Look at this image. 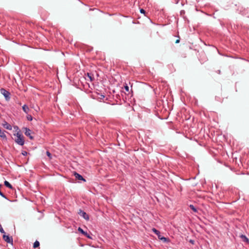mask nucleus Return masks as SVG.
Listing matches in <instances>:
<instances>
[{
  "label": "nucleus",
  "instance_id": "1",
  "mask_svg": "<svg viewBox=\"0 0 249 249\" xmlns=\"http://www.w3.org/2000/svg\"><path fill=\"white\" fill-rule=\"evenodd\" d=\"M16 135L17 138L15 140L16 142L20 145H23L24 144L23 137L19 132H17Z\"/></svg>",
  "mask_w": 249,
  "mask_h": 249
},
{
  "label": "nucleus",
  "instance_id": "2",
  "mask_svg": "<svg viewBox=\"0 0 249 249\" xmlns=\"http://www.w3.org/2000/svg\"><path fill=\"white\" fill-rule=\"evenodd\" d=\"M0 93L2 94L6 101H9L10 99V93L4 89H1L0 90Z\"/></svg>",
  "mask_w": 249,
  "mask_h": 249
},
{
  "label": "nucleus",
  "instance_id": "3",
  "mask_svg": "<svg viewBox=\"0 0 249 249\" xmlns=\"http://www.w3.org/2000/svg\"><path fill=\"white\" fill-rule=\"evenodd\" d=\"M3 239L4 240L8 243H10L13 244V238L11 236H9V235H6L5 234L3 235Z\"/></svg>",
  "mask_w": 249,
  "mask_h": 249
},
{
  "label": "nucleus",
  "instance_id": "4",
  "mask_svg": "<svg viewBox=\"0 0 249 249\" xmlns=\"http://www.w3.org/2000/svg\"><path fill=\"white\" fill-rule=\"evenodd\" d=\"M78 214L80 216L83 217L85 219L87 220L89 219V215L84 211H82L81 210H79V211L78 212Z\"/></svg>",
  "mask_w": 249,
  "mask_h": 249
},
{
  "label": "nucleus",
  "instance_id": "5",
  "mask_svg": "<svg viewBox=\"0 0 249 249\" xmlns=\"http://www.w3.org/2000/svg\"><path fill=\"white\" fill-rule=\"evenodd\" d=\"M24 129L25 130V131L24 132L25 135L29 137L30 139H33V137L31 136L32 131L27 127L25 128Z\"/></svg>",
  "mask_w": 249,
  "mask_h": 249
},
{
  "label": "nucleus",
  "instance_id": "6",
  "mask_svg": "<svg viewBox=\"0 0 249 249\" xmlns=\"http://www.w3.org/2000/svg\"><path fill=\"white\" fill-rule=\"evenodd\" d=\"M78 231L81 233L85 235L87 238L89 239H92L91 237L87 232L84 231L81 228L79 227L78 229Z\"/></svg>",
  "mask_w": 249,
  "mask_h": 249
},
{
  "label": "nucleus",
  "instance_id": "7",
  "mask_svg": "<svg viewBox=\"0 0 249 249\" xmlns=\"http://www.w3.org/2000/svg\"><path fill=\"white\" fill-rule=\"evenodd\" d=\"M74 176L75 178L79 180H83L84 181H86L85 179L83 178V177L78 173L76 172H74Z\"/></svg>",
  "mask_w": 249,
  "mask_h": 249
},
{
  "label": "nucleus",
  "instance_id": "8",
  "mask_svg": "<svg viewBox=\"0 0 249 249\" xmlns=\"http://www.w3.org/2000/svg\"><path fill=\"white\" fill-rule=\"evenodd\" d=\"M94 78L93 75L92 73H87V77H86V79L87 80H89L90 82L94 80Z\"/></svg>",
  "mask_w": 249,
  "mask_h": 249
},
{
  "label": "nucleus",
  "instance_id": "9",
  "mask_svg": "<svg viewBox=\"0 0 249 249\" xmlns=\"http://www.w3.org/2000/svg\"><path fill=\"white\" fill-rule=\"evenodd\" d=\"M3 126L4 128L8 130H11L12 129V126L6 122L3 124Z\"/></svg>",
  "mask_w": 249,
  "mask_h": 249
},
{
  "label": "nucleus",
  "instance_id": "10",
  "mask_svg": "<svg viewBox=\"0 0 249 249\" xmlns=\"http://www.w3.org/2000/svg\"><path fill=\"white\" fill-rule=\"evenodd\" d=\"M152 231L158 236V238L161 236L160 231L156 229L155 228H153L152 229Z\"/></svg>",
  "mask_w": 249,
  "mask_h": 249
},
{
  "label": "nucleus",
  "instance_id": "11",
  "mask_svg": "<svg viewBox=\"0 0 249 249\" xmlns=\"http://www.w3.org/2000/svg\"><path fill=\"white\" fill-rule=\"evenodd\" d=\"M22 109L23 111L26 114H27L30 110L29 107L26 105H24L22 106Z\"/></svg>",
  "mask_w": 249,
  "mask_h": 249
},
{
  "label": "nucleus",
  "instance_id": "12",
  "mask_svg": "<svg viewBox=\"0 0 249 249\" xmlns=\"http://www.w3.org/2000/svg\"><path fill=\"white\" fill-rule=\"evenodd\" d=\"M159 239L161 241H162L164 243H168V242H169V238L164 237L162 236L161 237H160Z\"/></svg>",
  "mask_w": 249,
  "mask_h": 249
},
{
  "label": "nucleus",
  "instance_id": "13",
  "mask_svg": "<svg viewBox=\"0 0 249 249\" xmlns=\"http://www.w3.org/2000/svg\"><path fill=\"white\" fill-rule=\"evenodd\" d=\"M4 184L8 188H10V189L13 188L12 186L11 185V184L8 181L5 180L4 182Z\"/></svg>",
  "mask_w": 249,
  "mask_h": 249
},
{
  "label": "nucleus",
  "instance_id": "14",
  "mask_svg": "<svg viewBox=\"0 0 249 249\" xmlns=\"http://www.w3.org/2000/svg\"><path fill=\"white\" fill-rule=\"evenodd\" d=\"M39 246V242L38 241H36L34 243L33 247L34 248H37Z\"/></svg>",
  "mask_w": 249,
  "mask_h": 249
},
{
  "label": "nucleus",
  "instance_id": "15",
  "mask_svg": "<svg viewBox=\"0 0 249 249\" xmlns=\"http://www.w3.org/2000/svg\"><path fill=\"white\" fill-rule=\"evenodd\" d=\"M190 208L191 210H192L194 212H197V209L195 208V207L193 205H190Z\"/></svg>",
  "mask_w": 249,
  "mask_h": 249
},
{
  "label": "nucleus",
  "instance_id": "16",
  "mask_svg": "<svg viewBox=\"0 0 249 249\" xmlns=\"http://www.w3.org/2000/svg\"><path fill=\"white\" fill-rule=\"evenodd\" d=\"M27 119L28 121H31L33 120V117L31 115H28L27 116Z\"/></svg>",
  "mask_w": 249,
  "mask_h": 249
},
{
  "label": "nucleus",
  "instance_id": "17",
  "mask_svg": "<svg viewBox=\"0 0 249 249\" xmlns=\"http://www.w3.org/2000/svg\"><path fill=\"white\" fill-rule=\"evenodd\" d=\"M46 154H47V156L50 158V159H51L52 155H51V153L50 152L47 151L46 152Z\"/></svg>",
  "mask_w": 249,
  "mask_h": 249
},
{
  "label": "nucleus",
  "instance_id": "18",
  "mask_svg": "<svg viewBox=\"0 0 249 249\" xmlns=\"http://www.w3.org/2000/svg\"><path fill=\"white\" fill-rule=\"evenodd\" d=\"M0 232L2 233H5V231L0 225Z\"/></svg>",
  "mask_w": 249,
  "mask_h": 249
},
{
  "label": "nucleus",
  "instance_id": "19",
  "mask_svg": "<svg viewBox=\"0 0 249 249\" xmlns=\"http://www.w3.org/2000/svg\"><path fill=\"white\" fill-rule=\"evenodd\" d=\"M124 89L126 91H129V87L127 85H125L124 86Z\"/></svg>",
  "mask_w": 249,
  "mask_h": 249
},
{
  "label": "nucleus",
  "instance_id": "20",
  "mask_svg": "<svg viewBox=\"0 0 249 249\" xmlns=\"http://www.w3.org/2000/svg\"><path fill=\"white\" fill-rule=\"evenodd\" d=\"M28 153L25 151H23L22 152V154L23 155V156H26L27 155Z\"/></svg>",
  "mask_w": 249,
  "mask_h": 249
},
{
  "label": "nucleus",
  "instance_id": "21",
  "mask_svg": "<svg viewBox=\"0 0 249 249\" xmlns=\"http://www.w3.org/2000/svg\"><path fill=\"white\" fill-rule=\"evenodd\" d=\"M140 12H141V13H144L145 11H144V10H143V9H141L140 10Z\"/></svg>",
  "mask_w": 249,
  "mask_h": 249
},
{
  "label": "nucleus",
  "instance_id": "22",
  "mask_svg": "<svg viewBox=\"0 0 249 249\" xmlns=\"http://www.w3.org/2000/svg\"><path fill=\"white\" fill-rule=\"evenodd\" d=\"M243 236L245 238V240L247 241V242L249 241V239L244 235H243Z\"/></svg>",
  "mask_w": 249,
  "mask_h": 249
},
{
  "label": "nucleus",
  "instance_id": "23",
  "mask_svg": "<svg viewBox=\"0 0 249 249\" xmlns=\"http://www.w3.org/2000/svg\"><path fill=\"white\" fill-rule=\"evenodd\" d=\"M105 95H101V97H100V98L103 99V98H105Z\"/></svg>",
  "mask_w": 249,
  "mask_h": 249
},
{
  "label": "nucleus",
  "instance_id": "24",
  "mask_svg": "<svg viewBox=\"0 0 249 249\" xmlns=\"http://www.w3.org/2000/svg\"><path fill=\"white\" fill-rule=\"evenodd\" d=\"M39 107H36V108H35V110H36V111H38V110H39Z\"/></svg>",
  "mask_w": 249,
  "mask_h": 249
},
{
  "label": "nucleus",
  "instance_id": "25",
  "mask_svg": "<svg viewBox=\"0 0 249 249\" xmlns=\"http://www.w3.org/2000/svg\"><path fill=\"white\" fill-rule=\"evenodd\" d=\"M179 42V39H177L176 41V43H178Z\"/></svg>",
  "mask_w": 249,
  "mask_h": 249
},
{
  "label": "nucleus",
  "instance_id": "26",
  "mask_svg": "<svg viewBox=\"0 0 249 249\" xmlns=\"http://www.w3.org/2000/svg\"><path fill=\"white\" fill-rule=\"evenodd\" d=\"M190 242L191 243H192V244H193V243H194V241H193V240H191Z\"/></svg>",
  "mask_w": 249,
  "mask_h": 249
},
{
  "label": "nucleus",
  "instance_id": "27",
  "mask_svg": "<svg viewBox=\"0 0 249 249\" xmlns=\"http://www.w3.org/2000/svg\"><path fill=\"white\" fill-rule=\"evenodd\" d=\"M218 73H220V71H219H219H218Z\"/></svg>",
  "mask_w": 249,
  "mask_h": 249
}]
</instances>
